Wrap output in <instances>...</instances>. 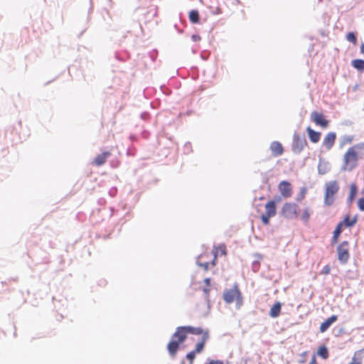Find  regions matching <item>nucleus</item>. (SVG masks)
Returning a JSON list of instances; mask_svg holds the SVG:
<instances>
[{
	"label": "nucleus",
	"mask_w": 364,
	"mask_h": 364,
	"mask_svg": "<svg viewBox=\"0 0 364 364\" xmlns=\"http://www.w3.org/2000/svg\"><path fill=\"white\" fill-rule=\"evenodd\" d=\"M188 333L200 335L203 334V331L201 328H193L191 326L178 327L176 331L172 336L171 341L167 346L168 351L172 358L175 357L179 348V344L186 340V334Z\"/></svg>",
	"instance_id": "1"
},
{
	"label": "nucleus",
	"mask_w": 364,
	"mask_h": 364,
	"mask_svg": "<svg viewBox=\"0 0 364 364\" xmlns=\"http://www.w3.org/2000/svg\"><path fill=\"white\" fill-rule=\"evenodd\" d=\"M340 189L337 181H331L325 183V193L323 203L326 206H331L336 200V195Z\"/></svg>",
	"instance_id": "2"
},
{
	"label": "nucleus",
	"mask_w": 364,
	"mask_h": 364,
	"mask_svg": "<svg viewBox=\"0 0 364 364\" xmlns=\"http://www.w3.org/2000/svg\"><path fill=\"white\" fill-rule=\"evenodd\" d=\"M358 153L354 148L350 147L343 156V164L342 170L350 171L358 165Z\"/></svg>",
	"instance_id": "3"
},
{
	"label": "nucleus",
	"mask_w": 364,
	"mask_h": 364,
	"mask_svg": "<svg viewBox=\"0 0 364 364\" xmlns=\"http://www.w3.org/2000/svg\"><path fill=\"white\" fill-rule=\"evenodd\" d=\"M241 299V293L237 285H235L233 289L225 291L223 294V299L228 304H231L235 300L239 301Z\"/></svg>",
	"instance_id": "4"
},
{
	"label": "nucleus",
	"mask_w": 364,
	"mask_h": 364,
	"mask_svg": "<svg viewBox=\"0 0 364 364\" xmlns=\"http://www.w3.org/2000/svg\"><path fill=\"white\" fill-rule=\"evenodd\" d=\"M306 145V140L304 136H300L294 133L292 143V151L295 154H299Z\"/></svg>",
	"instance_id": "5"
},
{
	"label": "nucleus",
	"mask_w": 364,
	"mask_h": 364,
	"mask_svg": "<svg viewBox=\"0 0 364 364\" xmlns=\"http://www.w3.org/2000/svg\"><path fill=\"white\" fill-rule=\"evenodd\" d=\"M338 259L342 264H346L350 257L348 252V242L346 241L343 242L337 247Z\"/></svg>",
	"instance_id": "6"
},
{
	"label": "nucleus",
	"mask_w": 364,
	"mask_h": 364,
	"mask_svg": "<svg viewBox=\"0 0 364 364\" xmlns=\"http://www.w3.org/2000/svg\"><path fill=\"white\" fill-rule=\"evenodd\" d=\"M298 205L295 203H286L282 208V213L286 218L293 219L297 217Z\"/></svg>",
	"instance_id": "7"
},
{
	"label": "nucleus",
	"mask_w": 364,
	"mask_h": 364,
	"mask_svg": "<svg viewBox=\"0 0 364 364\" xmlns=\"http://www.w3.org/2000/svg\"><path fill=\"white\" fill-rule=\"evenodd\" d=\"M311 119L317 125L326 128L328 124V122L324 118L323 115L317 112H313L311 114Z\"/></svg>",
	"instance_id": "8"
},
{
	"label": "nucleus",
	"mask_w": 364,
	"mask_h": 364,
	"mask_svg": "<svg viewBox=\"0 0 364 364\" xmlns=\"http://www.w3.org/2000/svg\"><path fill=\"white\" fill-rule=\"evenodd\" d=\"M279 190L284 198L290 197L291 195V187L290 183L287 181H282L279 184Z\"/></svg>",
	"instance_id": "9"
},
{
	"label": "nucleus",
	"mask_w": 364,
	"mask_h": 364,
	"mask_svg": "<svg viewBox=\"0 0 364 364\" xmlns=\"http://www.w3.org/2000/svg\"><path fill=\"white\" fill-rule=\"evenodd\" d=\"M336 138L335 132H329L324 138L323 141V145L326 148L327 150H330L334 143Z\"/></svg>",
	"instance_id": "10"
},
{
	"label": "nucleus",
	"mask_w": 364,
	"mask_h": 364,
	"mask_svg": "<svg viewBox=\"0 0 364 364\" xmlns=\"http://www.w3.org/2000/svg\"><path fill=\"white\" fill-rule=\"evenodd\" d=\"M331 169V164L329 162L326 161L321 159H319L318 165V172L321 175H324L328 173Z\"/></svg>",
	"instance_id": "11"
},
{
	"label": "nucleus",
	"mask_w": 364,
	"mask_h": 364,
	"mask_svg": "<svg viewBox=\"0 0 364 364\" xmlns=\"http://www.w3.org/2000/svg\"><path fill=\"white\" fill-rule=\"evenodd\" d=\"M213 254L214 255V258H213V260L212 261L211 264L213 266H215L217 257L218 255H226V249H225V245H220L218 247H215L214 250H213Z\"/></svg>",
	"instance_id": "12"
},
{
	"label": "nucleus",
	"mask_w": 364,
	"mask_h": 364,
	"mask_svg": "<svg viewBox=\"0 0 364 364\" xmlns=\"http://www.w3.org/2000/svg\"><path fill=\"white\" fill-rule=\"evenodd\" d=\"M337 316L333 315L331 317L328 318L325 321H323L320 326V331L323 333L327 331V329L335 322L337 321Z\"/></svg>",
	"instance_id": "13"
},
{
	"label": "nucleus",
	"mask_w": 364,
	"mask_h": 364,
	"mask_svg": "<svg viewBox=\"0 0 364 364\" xmlns=\"http://www.w3.org/2000/svg\"><path fill=\"white\" fill-rule=\"evenodd\" d=\"M111 155L109 151H105L101 154L97 155L94 159V164L97 166L103 165L107 161V158H109Z\"/></svg>",
	"instance_id": "14"
},
{
	"label": "nucleus",
	"mask_w": 364,
	"mask_h": 364,
	"mask_svg": "<svg viewBox=\"0 0 364 364\" xmlns=\"http://www.w3.org/2000/svg\"><path fill=\"white\" fill-rule=\"evenodd\" d=\"M277 213L276 203L274 200L269 201L265 205V213L268 216L274 217Z\"/></svg>",
	"instance_id": "15"
},
{
	"label": "nucleus",
	"mask_w": 364,
	"mask_h": 364,
	"mask_svg": "<svg viewBox=\"0 0 364 364\" xmlns=\"http://www.w3.org/2000/svg\"><path fill=\"white\" fill-rule=\"evenodd\" d=\"M270 149L274 156H279L283 153V148L282 144L278 141H273L270 145Z\"/></svg>",
	"instance_id": "16"
},
{
	"label": "nucleus",
	"mask_w": 364,
	"mask_h": 364,
	"mask_svg": "<svg viewBox=\"0 0 364 364\" xmlns=\"http://www.w3.org/2000/svg\"><path fill=\"white\" fill-rule=\"evenodd\" d=\"M357 191H358V189H357V186H356L355 183H351L350 186V193L347 198V203L349 205H350L352 204V203L353 202V200L355 198V196L357 194Z\"/></svg>",
	"instance_id": "17"
},
{
	"label": "nucleus",
	"mask_w": 364,
	"mask_h": 364,
	"mask_svg": "<svg viewBox=\"0 0 364 364\" xmlns=\"http://www.w3.org/2000/svg\"><path fill=\"white\" fill-rule=\"evenodd\" d=\"M306 131L308 132L310 140L313 143H316L319 141L321 136V134L319 132H315L310 127L306 129Z\"/></svg>",
	"instance_id": "18"
},
{
	"label": "nucleus",
	"mask_w": 364,
	"mask_h": 364,
	"mask_svg": "<svg viewBox=\"0 0 364 364\" xmlns=\"http://www.w3.org/2000/svg\"><path fill=\"white\" fill-rule=\"evenodd\" d=\"M282 305L280 302H277L272 306L269 311V316L272 318H277L279 316Z\"/></svg>",
	"instance_id": "19"
},
{
	"label": "nucleus",
	"mask_w": 364,
	"mask_h": 364,
	"mask_svg": "<svg viewBox=\"0 0 364 364\" xmlns=\"http://www.w3.org/2000/svg\"><path fill=\"white\" fill-rule=\"evenodd\" d=\"M357 222V215H355L353 218L350 219L349 215H346L344 220L342 222H340V224H342V226L346 227H353Z\"/></svg>",
	"instance_id": "20"
},
{
	"label": "nucleus",
	"mask_w": 364,
	"mask_h": 364,
	"mask_svg": "<svg viewBox=\"0 0 364 364\" xmlns=\"http://www.w3.org/2000/svg\"><path fill=\"white\" fill-rule=\"evenodd\" d=\"M208 334L206 332L203 334L202 341L196 344V349L194 350V351H196V353H200L203 350L204 346H205V343L206 340L208 339Z\"/></svg>",
	"instance_id": "21"
},
{
	"label": "nucleus",
	"mask_w": 364,
	"mask_h": 364,
	"mask_svg": "<svg viewBox=\"0 0 364 364\" xmlns=\"http://www.w3.org/2000/svg\"><path fill=\"white\" fill-rule=\"evenodd\" d=\"M352 65L357 70L362 71L364 70V60L360 59L353 60L351 63Z\"/></svg>",
	"instance_id": "22"
},
{
	"label": "nucleus",
	"mask_w": 364,
	"mask_h": 364,
	"mask_svg": "<svg viewBox=\"0 0 364 364\" xmlns=\"http://www.w3.org/2000/svg\"><path fill=\"white\" fill-rule=\"evenodd\" d=\"M343 226L342 224L338 223L336 228V229L333 231V242L336 243L337 242L338 237L341 235L342 232Z\"/></svg>",
	"instance_id": "23"
},
{
	"label": "nucleus",
	"mask_w": 364,
	"mask_h": 364,
	"mask_svg": "<svg viewBox=\"0 0 364 364\" xmlns=\"http://www.w3.org/2000/svg\"><path fill=\"white\" fill-rule=\"evenodd\" d=\"M189 19L193 23H198L199 21L198 11L196 10L191 11L189 13Z\"/></svg>",
	"instance_id": "24"
},
{
	"label": "nucleus",
	"mask_w": 364,
	"mask_h": 364,
	"mask_svg": "<svg viewBox=\"0 0 364 364\" xmlns=\"http://www.w3.org/2000/svg\"><path fill=\"white\" fill-rule=\"evenodd\" d=\"M357 151L358 156L360 155L364 156V143H359L352 146Z\"/></svg>",
	"instance_id": "25"
},
{
	"label": "nucleus",
	"mask_w": 364,
	"mask_h": 364,
	"mask_svg": "<svg viewBox=\"0 0 364 364\" xmlns=\"http://www.w3.org/2000/svg\"><path fill=\"white\" fill-rule=\"evenodd\" d=\"M318 354L324 359H326L328 356V349L325 346H321L318 350Z\"/></svg>",
	"instance_id": "26"
},
{
	"label": "nucleus",
	"mask_w": 364,
	"mask_h": 364,
	"mask_svg": "<svg viewBox=\"0 0 364 364\" xmlns=\"http://www.w3.org/2000/svg\"><path fill=\"white\" fill-rule=\"evenodd\" d=\"M346 39L349 41L353 43V44L357 43V38L354 33L350 32L346 36Z\"/></svg>",
	"instance_id": "27"
},
{
	"label": "nucleus",
	"mask_w": 364,
	"mask_h": 364,
	"mask_svg": "<svg viewBox=\"0 0 364 364\" xmlns=\"http://www.w3.org/2000/svg\"><path fill=\"white\" fill-rule=\"evenodd\" d=\"M353 140V136H344L342 139L341 145H344L346 144H350Z\"/></svg>",
	"instance_id": "28"
},
{
	"label": "nucleus",
	"mask_w": 364,
	"mask_h": 364,
	"mask_svg": "<svg viewBox=\"0 0 364 364\" xmlns=\"http://www.w3.org/2000/svg\"><path fill=\"white\" fill-rule=\"evenodd\" d=\"M309 218H310V213L309 212V210L308 209H306L302 215H301V220L304 222V223H307L309 220Z\"/></svg>",
	"instance_id": "29"
},
{
	"label": "nucleus",
	"mask_w": 364,
	"mask_h": 364,
	"mask_svg": "<svg viewBox=\"0 0 364 364\" xmlns=\"http://www.w3.org/2000/svg\"><path fill=\"white\" fill-rule=\"evenodd\" d=\"M196 351L194 350H192L191 352H189L187 355H186V358L187 359H188L190 361H191V363H193V360H194L195 358V356H196Z\"/></svg>",
	"instance_id": "30"
},
{
	"label": "nucleus",
	"mask_w": 364,
	"mask_h": 364,
	"mask_svg": "<svg viewBox=\"0 0 364 364\" xmlns=\"http://www.w3.org/2000/svg\"><path fill=\"white\" fill-rule=\"evenodd\" d=\"M272 218L271 216H268L266 214H263L261 216V219H262V223L264 224V225H268L269 223V218Z\"/></svg>",
	"instance_id": "31"
},
{
	"label": "nucleus",
	"mask_w": 364,
	"mask_h": 364,
	"mask_svg": "<svg viewBox=\"0 0 364 364\" xmlns=\"http://www.w3.org/2000/svg\"><path fill=\"white\" fill-rule=\"evenodd\" d=\"M358 206L361 211H364V198L358 200Z\"/></svg>",
	"instance_id": "32"
},
{
	"label": "nucleus",
	"mask_w": 364,
	"mask_h": 364,
	"mask_svg": "<svg viewBox=\"0 0 364 364\" xmlns=\"http://www.w3.org/2000/svg\"><path fill=\"white\" fill-rule=\"evenodd\" d=\"M331 268L328 265H326L321 270V274H328L330 273Z\"/></svg>",
	"instance_id": "33"
},
{
	"label": "nucleus",
	"mask_w": 364,
	"mask_h": 364,
	"mask_svg": "<svg viewBox=\"0 0 364 364\" xmlns=\"http://www.w3.org/2000/svg\"><path fill=\"white\" fill-rule=\"evenodd\" d=\"M305 193H306V189L303 188L301 190V192L300 195L298 196L297 200H302L304 198V197Z\"/></svg>",
	"instance_id": "34"
},
{
	"label": "nucleus",
	"mask_w": 364,
	"mask_h": 364,
	"mask_svg": "<svg viewBox=\"0 0 364 364\" xmlns=\"http://www.w3.org/2000/svg\"><path fill=\"white\" fill-rule=\"evenodd\" d=\"M197 262H198V264L199 266L203 267L205 270H208V266H209V263L208 262L200 263L198 261Z\"/></svg>",
	"instance_id": "35"
},
{
	"label": "nucleus",
	"mask_w": 364,
	"mask_h": 364,
	"mask_svg": "<svg viewBox=\"0 0 364 364\" xmlns=\"http://www.w3.org/2000/svg\"><path fill=\"white\" fill-rule=\"evenodd\" d=\"M191 39H192L193 41L197 42V41H199L200 40V37L198 35L193 34L191 36Z\"/></svg>",
	"instance_id": "36"
},
{
	"label": "nucleus",
	"mask_w": 364,
	"mask_h": 364,
	"mask_svg": "<svg viewBox=\"0 0 364 364\" xmlns=\"http://www.w3.org/2000/svg\"><path fill=\"white\" fill-rule=\"evenodd\" d=\"M212 362V363L213 364H224L222 360H210Z\"/></svg>",
	"instance_id": "37"
},
{
	"label": "nucleus",
	"mask_w": 364,
	"mask_h": 364,
	"mask_svg": "<svg viewBox=\"0 0 364 364\" xmlns=\"http://www.w3.org/2000/svg\"><path fill=\"white\" fill-rule=\"evenodd\" d=\"M316 355H314L312 356L311 360V361H310V363L309 364H316Z\"/></svg>",
	"instance_id": "38"
},
{
	"label": "nucleus",
	"mask_w": 364,
	"mask_h": 364,
	"mask_svg": "<svg viewBox=\"0 0 364 364\" xmlns=\"http://www.w3.org/2000/svg\"><path fill=\"white\" fill-rule=\"evenodd\" d=\"M204 282L205 283L206 285H208V286L210 285V278L205 279Z\"/></svg>",
	"instance_id": "39"
},
{
	"label": "nucleus",
	"mask_w": 364,
	"mask_h": 364,
	"mask_svg": "<svg viewBox=\"0 0 364 364\" xmlns=\"http://www.w3.org/2000/svg\"><path fill=\"white\" fill-rule=\"evenodd\" d=\"M258 267H259V263L257 262H255L253 263V268L254 269L256 268V267L257 268Z\"/></svg>",
	"instance_id": "40"
},
{
	"label": "nucleus",
	"mask_w": 364,
	"mask_h": 364,
	"mask_svg": "<svg viewBox=\"0 0 364 364\" xmlns=\"http://www.w3.org/2000/svg\"><path fill=\"white\" fill-rule=\"evenodd\" d=\"M360 52L364 53V43L360 46Z\"/></svg>",
	"instance_id": "41"
},
{
	"label": "nucleus",
	"mask_w": 364,
	"mask_h": 364,
	"mask_svg": "<svg viewBox=\"0 0 364 364\" xmlns=\"http://www.w3.org/2000/svg\"><path fill=\"white\" fill-rule=\"evenodd\" d=\"M203 291H204V292H205V294H208V291H209V289H208V288H205V289H203Z\"/></svg>",
	"instance_id": "42"
},
{
	"label": "nucleus",
	"mask_w": 364,
	"mask_h": 364,
	"mask_svg": "<svg viewBox=\"0 0 364 364\" xmlns=\"http://www.w3.org/2000/svg\"><path fill=\"white\" fill-rule=\"evenodd\" d=\"M349 364H361V363L360 361L357 362V363H354L353 361L351 362Z\"/></svg>",
	"instance_id": "43"
},
{
	"label": "nucleus",
	"mask_w": 364,
	"mask_h": 364,
	"mask_svg": "<svg viewBox=\"0 0 364 364\" xmlns=\"http://www.w3.org/2000/svg\"><path fill=\"white\" fill-rule=\"evenodd\" d=\"M257 257L260 259L261 258V255H257Z\"/></svg>",
	"instance_id": "44"
}]
</instances>
